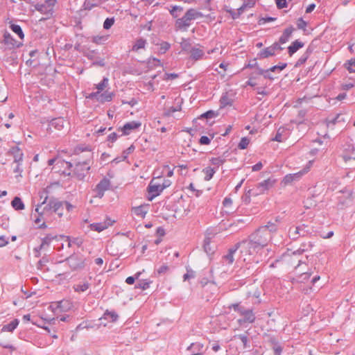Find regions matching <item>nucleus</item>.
Returning a JSON list of instances; mask_svg holds the SVG:
<instances>
[{
	"mask_svg": "<svg viewBox=\"0 0 355 355\" xmlns=\"http://www.w3.org/2000/svg\"><path fill=\"white\" fill-rule=\"evenodd\" d=\"M166 184H161L155 183L152 180L148 186V191L149 193L148 200H152L154 198L158 196L162 191L166 189Z\"/></svg>",
	"mask_w": 355,
	"mask_h": 355,
	"instance_id": "obj_12",
	"label": "nucleus"
},
{
	"mask_svg": "<svg viewBox=\"0 0 355 355\" xmlns=\"http://www.w3.org/2000/svg\"><path fill=\"white\" fill-rule=\"evenodd\" d=\"M10 28L14 33H15L16 34H17L19 35L20 39H24V34L23 31L19 25L11 24L10 26Z\"/></svg>",
	"mask_w": 355,
	"mask_h": 355,
	"instance_id": "obj_43",
	"label": "nucleus"
},
{
	"mask_svg": "<svg viewBox=\"0 0 355 355\" xmlns=\"http://www.w3.org/2000/svg\"><path fill=\"white\" fill-rule=\"evenodd\" d=\"M203 17H209V15H205L194 8H190L187 10L182 17H179L176 19L175 27L177 30L186 31L191 25L193 20H196Z\"/></svg>",
	"mask_w": 355,
	"mask_h": 355,
	"instance_id": "obj_2",
	"label": "nucleus"
},
{
	"mask_svg": "<svg viewBox=\"0 0 355 355\" xmlns=\"http://www.w3.org/2000/svg\"><path fill=\"white\" fill-rule=\"evenodd\" d=\"M229 309H233L234 311L238 312L240 315L243 316L237 320L239 325L243 326L245 324H252L256 320V315L252 308L246 309L241 306L240 303L232 304L229 306Z\"/></svg>",
	"mask_w": 355,
	"mask_h": 355,
	"instance_id": "obj_3",
	"label": "nucleus"
},
{
	"mask_svg": "<svg viewBox=\"0 0 355 355\" xmlns=\"http://www.w3.org/2000/svg\"><path fill=\"white\" fill-rule=\"evenodd\" d=\"M169 270V267L166 264H164L157 269L156 273L157 275H161L162 274H165Z\"/></svg>",
	"mask_w": 355,
	"mask_h": 355,
	"instance_id": "obj_57",
	"label": "nucleus"
},
{
	"mask_svg": "<svg viewBox=\"0 0 355 355\" xmlns=\"http://www.w3.org/2000/svg\"><path fill=\"white\" fill-rule=\"evenodd\" d=\"M202 171L205 175V180L207 181L210 180L216 173L215 169L210 166L205 168Z\"/></svg>",
	"mask_w": 355,
	"mask_h": 355,
	"instance_id": "obj_42",
	"label": "nucleus"
},
{
	"mask_svg": "<svg viewBox=\"0 0 355 355\" xmlns=\"http://www.w3.org/2000/svg\"><path fill=\"white\" fill-rule=\"evenodd\" d=\"M56 3L57 0H46L44 3L35 4L34 7L37 11L46 15L44 19H49L53 16Z\"/></svg>",
	"mask_w": 355,
	"mask_h": 355,
	"instance_id": "obj_6",
	"label": "nucleus"
},
{
	"mask_svg": "<svg viewBox=\"0 0 355 355\" xmlns=\"http://www.w3.org/2000/svg\"><path fill=\"white\" fill-rule=\"evenodd\" d=\"M108 82V78L104 77L103 80L98 84L96 85V87L98 89V91H99L100 92L103 91L107 86Z\"/></svg>",
	"mask_w": 355,
	"mask_h": 355,
	"instance_id": "obj_50",
	"label": "nucleus"
},
{
	"mask_svg": "<svg viewBox=\"0 0 355 355\" xmlns=\"http://www.w3.org/2000/svg\"><path fill=\"white\" fill-rule=\"evenodd\" d=\"M57 237L56 235L47 234L42 239V243L39 246V250L44 249L45 246H49L51 242Z\"/></svg>",
	"mask_w": 355,
	"mask_h": 355,
	"instance_id": "obj_37",
	"label": "nucleus"
},
{
	"mask_svg": "<svg viewBox=\"0 0 355 355\" xmlns=\"http://www.w3.org/2000/svg\"><path fill=\"white\" fill-rule=\"evenodd\" d=\"M279 220L277 218L275 222L269 221L266 225L259 227L249 237L254 243H257L261 248L266 246L271 241L272 236L278 230Z\"/></svg>",
	"mask_w": 355,
	"mask_h": 355,
	"instance_id": "obj_1",
	"label": "nucleus"
},
{
	"mask_svg": "<svg viewBox=\"0 0 355 355\" xmlns=\"http://www.w3.org/2000/svg\"><path fill=\"white\" fill-rule=\"evenodd\" d=\"M203 248L207 254H211L214 253V249L211 246V240L209 238L205 239Z\"/></svg>",
	"mask_w": 355,
	"mask_h": 355,
	"instance_id": "obj_40",
	"label": "nucleus"
},
{
	"mask_svg": "<svg viewBox=\"0 0 355 355\" xmlns=\"http://www.w3.org/2000/svg\"><path fill=\"white\" fill-rule=\"evenodd\" d=\"M64 238H66V241H68V247L69 248H71L72 246V244H75L78 247H80L83 244V240L81 239H79V238H73L72 239H71L70 236H64Z\"/></svg>",
	"mask_w": 355,
	"mask_h": 355,
	"instance_id": "obj_39",
	"label": "nucleus"
},
{
	"mask_svg": "<svg viewBox=\"0 0 355 355\" xmlns=\"http://www.w3.org/2000/svg\"><path fill=\"white\" fill-rule=\"evenodd\" d=\"M276 5L279 9H282L287 7L286 0H276Z\"/></svg>",
	"mask_w": 355,
	"mask_h": 355,
	"instance_id": "obj_63",
	"label": "nucleus"
},
{
	"mask_svg": "<svg viewBox=\"0 0 355 355\" xmlns=\"http://www.w3.org/2000/svg\"><path fill=\"white\" fill-rule=\"evenodd\" d=\"M233 99L227 92L223 94L220 99V108H224L227 106H232Z\"/></svg>",
	"mask_w": 355,
	"mask_h": 355,
	"instance_id": "obj_22",
	"label": "nucleus"
},
{
	"mask_svg": "<svg viewBox=\"0 0 355 355\" xmlns=\"http://www.w3.org/2000/svg\"><path fill=\"white\" fill-rule=\"evenodd\" d=\"M196 272L191 268H187V273L184 275V281L189 280V279L195 277Z\"/></svg>",
	"mask_w": 355,
	"mask_h": 355,
	"instance_id": "obj_53",
	"label": "nucleus"
},
{
	"mask_svg": "<svg viewBox=\"0 0 355 355\" xmlns=\"http://www.w3.org/2000/svg\"><path fill=\"white\" fill-rule=\"evenodd\" d=\"M236 245L238 246V249H240L241 253L245 257L253 255L262 249L260 246H257L258 245L254 243L250 237L248 240L243 241Z\"/></svg>",
	"mask_w": 355,
	"mask_h": 355,
	"instance_id": "obj_4",
	"label": "nucleus"
},
{
	"mask_svg": "<svg viewBox=\"0 0 355 355\" xmlns=\"http://www.w3.org/2000/svg\"><path fill=\"white\" fill-rule=\"evenodd\" d=\"M64 202L63 201H58L57 200H50L48 205L44 208V210L53 209V211L56 213L60 217L62 216Z\"/></svg>",
	"mask_w": 355,
	"mask_h": 355,
	"instance_id": "obj_13",
	"label": "nucleus"
},
{
	"mask_svg": "<svg viewBox=\"0 0 355 355\" xmlns=\"http://www.w3.org/2000/svg\"><path fill=\"white\" fill-rule=\"evenodd\" d=\"M313 52V49L310 46H309L304 53L300 56V58L297 60V62L295 63V66L296 67H300L304 64L306 61L308 60V58L310 57Z\"/></svg>",
	"mask_w": 355,
	"mask_h": 355,
	"instance_id": "obj_25",
	"label": "nucleus"
},
{
	"mask_svg": "<svg viewBox=\"0 0 355 355\" xmlns=\"http://www.w3.org/2000/svg\"><path fill=\"white\" fill-rule=\"evenodd\" d=\"M140 274H141V272H137L135 275V277L130 276V277H127L125 279V282L128 284H133L135 283V279L139 277Z\"/></svg>",
	"mask_w": 355,
	"mask_h": 355,
	"instance_id": "obj_62",
	"label": "nucleus"
},
{
	"mask_svg": "<svg viewBox=\"0 0 355 355\" xmlns=\"http://www.w3.org/2000/svg\"><path fill=\"white\" fill-rule=\"evenodd\" d=\"M312 234V231L308 225L301 224L297 226L291 227L288 230V235L291 239L297 240L300 237H306Z\"/></svg>",
	"mask_w": 355,
	"mask_h": 355,
	"instance_id": "obj_5",
	"label": "nucleus"
},
{
	"mask_svg": "<svg viewBox=\"0 0 355 355\" xmlns=\"http://www.w3.org/2000/svg\"><path fill=\"white\" fill-rule=\"evenodd\" d=\"M209 161L211 164L219 167L226 162V159L223 157H217L211 158Z\"/></svg>",
	"mask_w": 355,
	"mask_h": 355,
	"instance_id": "obj_44",
	"label": "nucleus"
},
{
	"mask_svg": "<svg viewBox=\"0 0 355 355\" xmlns=\"http://www.w3.org/2000/svg\"><path fill=\"white\" fill-rule=\"evenodd\" d=\"M110 225V223H107L106 222L94 223L90 224L89 227L92 230L101 232L104 230L107 229Z\"/></svg>",
	"mask_w": 355,
	"mask_h": 355,
	"instance_id": "obj_30",
	"label": "nucleus"
},
{
	"mask_svg": "<svg viewBox=\"0 0 355 355\" xmlns=\"http://www.w3.org/2000/svg\"><path fill=\"white\" fill-rule=\"evenodd\" d=\"M275 20H276L275 17H261L259 20V24L261 25V24H264L268 22L274 21Z\"/></svg>",
	"mask_w": 355,
	"mask_h": 355,
	"instance_id": "obj_59",
	"label": "nucleus"
},
{
	"mask_svg": "<svg viewBox=\"0 0 355 355\" xmlns=\"http://www.w3.org/2000/svg\"><path fill=\"white\" fill-rule=\"evenodd\" d=\"M86 259L83 255L79 254H73L64 261H66L71 270L83 269L85 266Z\"/></svg>",
	"mask_w": 355,
	"mask_h": 355,
	"instance_id": "obj_7",
	"label": "nucleus"
},
{
	"mask_svg": "<svg viewBox=\"0 0 355 355\" xmlns=\"http://www.w3.org/2000/svg\"><path fill=\"white\" fill-rule=\"evenodd\" d=\"M114 23V19L113 17L112 18H107L103 23V28L105 30L110 29Z\"/></svg>",
	"mask_w": 355,
	"mask_h": 355,
	"instance_id": "obj_55",
	"label": "nucleus"
},
{
	"mask_svg": "<svg viewBox=\"0 0 355 355\" xmlns=\"http://www.w3.org/2000/svg\"><path fill=\"white\" fill-rule=\"evenodd\" d=\"M132 211L134 214L142 218L146 216V214L148 213V208L146 205H140L132 209Z\"/></svg>",
	"mask_w": 355,
	"mask_h": 355,
	"instance_id": "obj_32",
	"label": "nucleus"
},
{
	"mask_svg": "<svg viewBox=\"0 0 355 355\" xmlns=\"http://www.w3.org/2000/svg\"><path fill=\"white\" fill-rule=\"evenodd\" d=\"M141 125V123L140 122L132 121L124 124V125L121 128V130L123 135H128L132 130L139 128Z\"/></svg>",
	"mask_w": 355,
	"mask_h": 355,
	"instance_id": "obj_19",
	"label": "nucleus"
},
{
	"mask_svg": "<svg viewBox=\"0 0 355 355\" xmlns=\"http://www.w3.org/2000/svg\"><path fill=\"white\" fill-rule=\"evenodd\" d=\"M250 139L248 137H242L240 142L239 143L238 147L241 150L245 149L248 147Z\"/></svg>",
	"mask_w": 355,
	"mask_h": 355,
	"instance_id": "obj_52",
	"label": "nucleus"
},
{
	"mask_svg": "<svg viewBox=\"0 0 355 355\" xmlns=\"http://www.w3.org/2000/svg\"><path fill=\"white\" fill-rule=\"evenodd\" d=\"M65 123L66 121L63 118H55L49 122L47 131L53 132V130H61L64 128Z\"/></svg>",
	"mask_w": 355,
	"mask_h": 355,
	"instance_id": "obj_14",
	"label": "nucleus"
},
{
	"mask_svg": "<svg viewBox=\"0 0 355 355\" xmlns=\"http://www.w3.org/2000/svg\"><path fill=\"white\" fill-rule=\"evenodd\" d=\"M313 246V243L312 241L303 242L301 244L300 248L292 252L294 257L297 255H302L303 252L310 250Z\"/></svg>",
	"mask_w": 355,
	"mask_h": 355,
	"instance_id": "obj_21",
	"label": "nucleus"
},
{
	"mask_svg": "<svg viewBox=\"0 0 355 355\" xmlns=\"http://www.w3.org/2000/svg\"><path fill=\"white\" fill-rule=\"evenodd\" d=\"M201 145H209L211 143V139L207 136H202L199 140Z\"/></svg>",
	"mask_w": 355,
	"mask_h": 355,
	"instance_id": "obj_64",
	"label": "nucleus"
},
{
	"mask_svg": "<svg viewBox=\"0 0 355 355\" xmlns=\"http://www.w3.org/2000/svg\"><path fill=\"white\" fill-rule=\"evenodd\" d=\"M135 150L134 145H131L127 149L124 150L122 153V159H126L128 155L132 153Z\"/></svg>",
	"mask_w": 355,
	"mask_h": 355,
	"instance_id": "obj_54",
	"label": "nucleus"
},
{
	"mask_svg": "<svg viewBox=\"0 0 355 355\" xmlns=\"http://www.w3.org/2000/svg\"><path fill=\"white\" fill-rule=\"evenodd\" d=\"M307 26V22L300 17L297 21V26L298 29L305 30Z\"/></svg>",
	"mask_w": 355,
	"mask_h": 355,
	"instance_id": "obj_58",
	"label": "nucleus"
},
{
	"mask_svg": "<svg viewBox=\"0 0 355 355\" xmlns=\"http://www.w3.org/2000/svg\"><path fill=\"white\" fill-rule=\"evenodd\" d=\"M118 315L115 311H110L108 310L105 311L101 319L107 320L109 322H116L118 319Z\"/></svg>",
	"mask_w": 355,
	"mask_h": 355,
	"instance_id": "obj_33",
	"label": "nucleus"
},
{
	"mask_svg": "<svg viewBox=\"0 0 355 355\" xmlns=\"http://www.w3.org/2000/svg\"><path fill=\"white\" fill-rule=\"evenodd\" d=\"M114 94L109 91H105L103 93H100L99 97H98V101L103 103L105 102H110L112 100Z\"/></svg>",
	"mask_w": 355,
	"mask_h": 355,
	"instance_id": "obj_28",
	"label": "nucleus"
},
{
	"mask_svg": "<svg viewBox=\"0 0 355 355\" xmlns=\"http://www.w3.org/2000/svg\"><path fill=\"white\" fill-rule=\"evenodd\" d=\"M183 12V8L179 6H174L172 7V8L170 10L171 15L174 18H179L180 16L182 15V12Z\"/></svg>",
	"mask_w": 355,
	"mask_h": 355,
	"instance_id": "obj_41",
	"label": "nucleus"
},
{
	"mask_svg": "<svg viewBox=\"0 0 355 355\" xmlns=\"http://www.w3.org/2000/svg\"><path fill=\"white\" fill-rule=\"evenodd\" d=\"M107 0H85L83 3L85 10H92L93 8L98 6Z\"/></svg>",
	"mask_w": 355,
	"mask_h": 355,
	"instance_id": "obj_26",
	"label": "nucleus"
},
{
	"mask_svg": "<svg viewBox=\"0 0 355 355\" xmlns=\"http://www.w3.org/2000/svg\"><path fill=\"white\" fill-rule=\"evenodd\" d=\"M275 55V53H274L272 48L270 46L260 51L257 54V58L263 59Z\"/></svg>",
	"mask_w": 355,
	"mask_h": 355,
	"instance_id": "obj_27",
	"label": "nucleus"
},
{
	"mask_svg": "<svg viewBox=\"0 0 355 355\" xmlns=\"http://www.w3.org/2000/svg\"><path fill=\"white\" fill-rule=\"evenodd\" d=\"M171 48V44L167 42H162L159 44V53H165Z\"/></svg>",
	"mask_w": 355,
	"mask_h": 355,
	"instance_id": "obj_51",
	"label": "nucleus"
},
{
	"mask_svg": "<svg viewBox=\"0 0 355 355\" xmlns=\"http://www.w3.org/2000/svg\"><path fill=\"white\" fill-rule=\"evenodd\" d=\"M180 46L182 50L188 53H189L191 51V49L193 48V46H192L191 44L187 40H184L182 42H181Z\"/></svg>",
	"mask_w": 355,
	"mask_h": 355,
	"instance_id": "obj_47",
	"label": "nucleus"
},
{
	"mask_svg": "<svg viewBox=\"0 0 355 355\" xmlns=\"http://www.w3.org/2000/svg\"><path fill=\"white\" fill-rule=\"evenodd\" d=\"M293 252V251L288 250V252L283 255V258L286 261L291 263V265L297 263L295 266V268H297L301 264L302 260L298 259L300 255L294 257L292 254Z\"/></svg>",
	"mask_w": 355,
	"mask_h": 355,
	"instance_id": "obj_18",
	"label": "nucleus"
},
{
	"mask_svg": "<svg viewBox=\"0 0 355 355\" xmlns=\"http://www.w3.org/2000/svg\"><path fill=\"white\" fill-rule=\"evenodd\" d=\"M218 116V113L213 111V110H209L202 114L200 115V116L198 119H212L215 118Z\"/></svg>",
	"mask_w": 355,
	"mask_h": 355,
	"instance_id": "obj_49",
	"label": "nucleus"
},
{
	"mask_svg": "<svg viewBox=\"0 0 355 355\" xmlns=\"http://www.w3.org/2000/svg\"><path fill=\"white\" fill-rule=\"evenodd\" d=\"M281 44L279 42H274L270 46L272 48L274 53H275L277 51H280L284 49L283 47L281 46Z\"/></svg>",
	"mask_w": 355,
	"mask_h": 355,
	"instance_id": "obj_61",
	"label": "nucleus"
},
{
	"mask_svg": "<svg viewBox=\"0 0 355 355\" xmlns=\"http://www.w3.org/2000/svg\"><path fill=\"white\" fill-rule=\"evenodd\" d=\"M90 169V160H85L83 162H78L75 164L73 170V175L78 180H82L85 178Z\"/></svg>",
	"mask_w": 355,
	"mask_h": 355,
	"instance_id": "obj_8",
	"label": "nucleus"
},
{
	"mask_svg": "<svg viewBox=\"0 0 355 355\" xmlns=\"http://www.w3.org/2000/svg\"><path fill=\"white\" fill-rule=\"evenodd\" d=\"M238 250V246L235 245L233 248H230L228 251V253L223 256V259L227 261V263L230 265L232 264L234 258V254L236 252V251Z\"/></svg>",
	"mask_w": 355,
	"mask_h": 355,
	"instance_id": "obj_31",
	"label": "nucleus"
},
{
	"mask_svg": "<svg viewBox=\"0 0 355 355\" xmlns=\"http://www.w3.org/2000/svg\"><path fill=\"white\" fill-rule=\"evenodd\" d=\"M311 275H312V272H311V271H308V272L302 273L300 276V282H304L307 281L310 278Z\"/></svg>",
	"mask_w": 355,
	"mask_h": 355,
	"instance_id": "obj_60",
	"label": "nucleus"
},
{
	"mask_svg": "<svg viewBox=\"0 0 355 355\" xmlns=\"http://www.w3.org/2000/svg\"><path fill=\"white\" fill-rule=\"evenodd\" d=\"M1 43L4 45L3 51L12 50L19 47L21 45V44L17 43L11 34L8 31H6L3 33V38L1 41Z\"/></svg>",
	"mask_w": 355,
	"mask_h": 355,
	"instance_id": "obj_11",
	"label": "nucleus"
},
{
	"mask_svg": "<svg viewBox=\"0 0 355 355\" xmlns=\"http://www.w3.org/2000/svg\"><path fill=\"white\" fill-rule=\"evenodd\" d=\"M151 283V281L144 279L137 282V284L135 286V288L146 290L150 287V284Z\"/></svg>",
	"mask_w": 355,
	"mask_h": 355,
	"instance_id": "obj_46",
	"label": "nucleus"
},
{
	"mask_svg": "<svg viewBox=\"0 0 355 355\" xmlns=\"http://www.w3.org/2000/svg\"><path fill=\"white\" fill-rule=\"evenodd\" d=\"M295 31V28L293 26H290L289 27L286 28L282 35L280 36L279 41L280 44H285L286 43L289 38L291 37L292 33Z\"/></svg>",
	"mask_w": 355,
	"mask_h": 355,
	"instance_id": "obj_23",
	"label": "nucleus"
},
{
	"mask_svg": "<svg viewBox=\"0 0 355 355\" xmlns=\"http://www.w3.org/2000/svg\"><path fill=\"white\" fill-rule=\"evenodd\" d=\"M71 305V304L69 301L62 300V301L58 302V308H59L62 311H65L70 309Z\"/></svg>",
	"mask_w": 355,
	"mask_h": 355,
	"instance_id": "obj_45",
	"label": "nucleus"
},
{
	"mask_svg": "<svg viewBox=\"0 0 355 355\" xmlns=\"http://www.w3.org/2000/svg\"><path fill=\"white\" fill-rule=\"evenodd\" d=\"M276 180L272 178H268L261 182H259L257 188L259 190L260 193H263L266 191H268L269 189L272 188L275 184Z\"/></svg>",
	"mask_w": 355,
	"mask_h": 355,
	"instance_id": "obj_17",
	"label": "nucleus"
},
{
	"mask_svg": "<svg viewBox=\"0 0 355 355\" xmlns=\"http://www.w3.org/2000/svg\"><path fill=\"white\" fill-rule=\"evenodd\" d=\"M8 153L13 156L15 163L21 162L23 161L24 154L18 146L12 147Z\"/></svg>",
	"mask_w": 355,
	"mask_h": 355,
	"instance_id": "obj_20",
	"label": "nucleus"
},
{
	"mask_svg": "<svg viewBox=\"0 0 355 355\" xmlns=\"http://www.w3.org/2000/svg\"><path fill=\"white\" fill-rule=\"evenodd\" d=\"M345 67L349 73H355V59L348 60L345 63Z\"/></svg>",
	"mask_w": 355,
	"mask_h": 355,
	"instance_id": "obj_48",
	"label": "nucleus"
},
{
	"mask_svg": "<svg viewBox=\"0 0 355 355\" xmlns=\"http://www.w3.org/2000/svg\"><path fill=\"white\" fill-rule=\"evenodd\" d=\"M189 54L190 59L194 61L202 60L205 57V52L199 44L193 46Z\"/></svg>",
	"mask_w": 355,
	"mask_h": 355,
	"instance_id": "obj_16",
	"label": "nucleus"
},
{
	"mask_svg": "<svg viewBox=\"0 0 355 355\" xmlns=\"http://www.w3.org/2000/svg\"><path fill=\"white\" fill-rule=\"evenodd\" d=\"M146 40L143 38L137 39L132 47V51L137 52L139 49H145L146 45Z\"/></svg>",
	"mask_w": 355,
	"mask_h": 355,
	"instance_id": "obj_35",
	"label": "nucleus"
},
{
	"mask_svg": "<svg viewBox=\"0 0 355 355\" xmlns=\"http://www.w3.org/2000/svg\"><path fill=\"white\" fill-rule=\"evenodd\" d=\"M12 207L17 211L23 210L24 209V204L19 197H15L11 202Z\"/></svg>",
	"mask_w": 355,
	"mask_h": 355,
	"instance_id": "obj_36",
	"label": "nucleus"
},
{
	"mask_svg": "<svg viewBox=\"0 0 355 355\" xmlns=\"http://www.w3.org/2000/svg\"><path fill=\"white\" fill-rule=\"evenodd\" d=\"M19 322L18 319H14L10 323L3 325L1 331L2 332H12L17 327Z\"/></svg>",
	"mask_w": 355,
	"mask_h": 355,
	"instance_id": "obj_29",
	"label": "nucleus"
},
{
	"mask_svg": "<svg viewBox=\"0 0 355 355\" xmlns=\"http://www.w3.org/2000/svg\"><path fill=\"white\" fill-rule=\"evenodd\" d=\"M111 186L110 180L107 178H103L96 186L94 191L96 193L94 197L102 198L105 192L110 189Z\"/></svg>",
	"mask_w": 355,
	"mask_h": 355,
	"instance_id": "obj_10",
	"label": "nucleus"
},
{
	"mask_svg": "<svg viewBox=\"0 0 355 355\" xmlns=\"http://www.w3.org/2000/svg\"><path fill=\"white\" fill-rule=\"evenodd\" d=\"M90 287V284L88 282L76 284L73 286V289L77 293L85 292Z\"/></svg>",
	"mask_w": 355,
	"mask_h": 355,
	"instance_id": "obj_38",
	"label": "nucleus"
},
{
	"mask_svg": "<svg viewBox=\"0 0 355 355\" xmlns=\"http://www.w3.org/2000/svg\"><path fill=\"white\" fill-rule=\"evenodd\" d=\"M312 163V161H309L308 165L302 170L295 173L287 174L286 175H285L282 180V183L284 185H287L291 184L295 181H298L302 178V175H304V174L309 171Z\"/></svg>",
	"mask_w": 355,
	"mask_h": 355,
	"instance_id": "obj_9",
	"label": "nucleus"
},
{
	"mask_svg": "<svg viewBox=\"0 0 355 355\" xmlns=\"http://www.w3.org/2000/svg\"><path fill=\"white\" fill-rule=\"evenodd\" d=\"M304 44L296 40L291 43V44L288 47V53L290 56L293 55L295 52H297L300 49L304 46Z\"/></svg>",
	"mask_w": 355,
	"mask_h": 355,
	"instance_id": "obj_24",
	"label": "nucleus"
},
{
	"mask_svg": "<svg viewBox=\"0 0 355 355\" xmlns=\"http://www.w3.org/2000/svg\"><path fill=\"white\" fill-rule=\"evenodd\" d=\"M234 339H239L243 344V349H249L250 347V340L245 334H236L234 336Z\"/></svg>",
	"mask_w": 355,
	"mask_h": 355,
	"instance_id": "obj_34",
	"label": "nucleus"
},
{
	"mask_svg": "<svg viewBox=\"0 0 355 355\" xmlns=\"http://www.w3.org/2000/svg\"><path fill=\"white\" fill-rule=\"evenodd\" d=\"M41 207V205H38L35 208V211L37 213L38 216L34 219V222L35 224H39L42 220H43V213L40 212L39 209Z\"/></svg>",
	"mask_w": 355,
	"mask_h": 355,
	"instance_id": "obj_56",
	"label": "nucleus"
},
{
	"mask_svg": "<svg viewBox=\"0 0 355 355\" xmlns=\"http://www.w3.org/2000/svg\"><path fill=\"white\" fill-rule=\"evenodd\" d=\"M187 350L190 352L191 355H203L205 352L204 345L200 342L191 343Z\"/></svg>",
	"mask_w": 355,
	"mask_h": 355,
	"instance_id": "obj_15",
	"label": "nucleus"
}]
</instances>
